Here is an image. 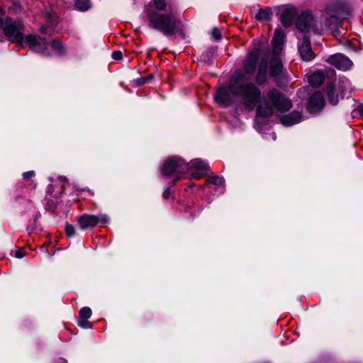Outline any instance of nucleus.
I'll return each instance as SVG.
<instances>
[{
    "label": "nucleus",
    "instance_id": "f257e3e1",
    "mask_svg": "<svg viewBox=\"0 0 363 363\" xmlns=\"http://www.w3.org/2000/svg\"><path fill=\"white\" fill-rule=\"evenodd\" d=\"M232 96L240 98L242 103L248 108L257 106L258 121L260 117H269L273 113V107L279 112L289 111L292 105L277 89L267 94V98H261V91L252 82H247L244 74L233 76L230 80L229 89L220 88L215 95V100L220 106H227L232 102Z\"/></svg>",
    "mask_w": 363,
    "mask_h": 363
},
{
    "label": "nucleus",
    "instance_id": "f03ea898",
    "mask_svg": "<svg viewBox=\"0 0 363 363\" xmlns=\"http://www.w3.org/2000/svg\"><path fill=\"white\" fill-rule=\"evenodd\" d=\"M146 18L151 28L159 30L168 37L174 35L179 26V21L172 11H166L164 13L150 11L147 13Z\"/></svg>",
    "mask_w": 363,
    "mask_h": 363
},
{
    "label": "nucleus",
    "instance_id": "7ed1b4c3",
    "mask_svg": "<svg viewBox=\"0 0 363 363\" xmlns=\"http://www.w3.org/2000/svg\"><path fill=\"white\" fill-rule=\"evenodd\" d=\"M186 167L185 162L179 157H172L167 159L161 167L162 175L165 178H172V185L176 184L177 180L182 178Z\"/></svg>",
    "mask_w": 363,
    "mask_h": 363
},
{
    "label": "nucleus",
    "instance_id": "20e7f679",
    "mask_svg": "<svg viewBox=\"0 0 363 363\" xmlns=\"http://www.w3.org/2000/svg\"><path fill=\"white\" fill-rule=\"evenodd\" d=\"M24 25L21 21H13L11 18H6L0 26L5 35L11 43H17L21 48H24L23 31Z\"/></svg>",
    "mask_w": 363,
    "mask_h": 363
},
{
    "label": "nucleus",
    "instance_id": "39448f33",
    "mask_svg": "<svg viewBox=\"0 0 363 363\" xmlns=\"http://www.w3.org/2000/svg\"><path fill=\"white\" fill-rule=\"evenodd\" d=\"M284 39V33L280 29H277L272 39L274 57L270 63V74L272 77H277L281 74L283 67L278 55L281 53Z\"/></svg>",
    "mask_w": 363,
    "mask_h": 363
},
{
    "label": "nucleus",
    "instance_id": "423d86ee",
    "mask_svg": "<svg viewBox=\"0 0 363 363\" xmlns=\"http://www.w3.org/2000/svg\"><path fill=\"white\" fill-rule=\"evenodd\" d=\"M296 27L302 33L318 32L317 20L309 12H303L296 21Z\"/></svg>",
    "mask_w": 363,
    "mask_h": 363
},
{
    "label": "nucleus",
    "instance_id": "0eeeda50",
    "mask_svg": "<svg viewBox=\"0 0 363 363\" xmlns=\"http://www.w3.org/2000/svg\"><path fill=\"white\" fill-rule=\"evenodd\" d=\"M78 224L81 229L85 230L92 228L97 224H106L109 222V217L104 213L99 215L84 214L78 218Z\"/></svg>",
    "mask_w": 363,
    "mask_h": 363
},
{
    "label": "nucleus",
    "instance_id": "6e6552de",
    "mask_svg": "<svg viewBox=\"0 0 363 363\" xmlns=\"http://www.w3.org/2000/svg\"><path fill=\"white\" fill-rule=\"evenodd\" d=\"M186 173H189L191 177L200 179L204 176L209 167L207 163L200 159H195L189 163H185Z\"/></svg>",
    "mask_w": 363,
    "mask_h": 363
},
{
    "label": "nucleus",
    "instance_id": "1a4fd4ad",
    "mask_svg": "<svg viewBox=\"0 0 363 363\" xmlns=\"http://www.w3.org/2000/svg\"><path fill=\"white\" fill-rule=\"evenodd\" d=\"M29 45L30 48L35 52H40L44 55H46V50L48 44L45 38L35 35H28L24 40V47Z\"/></svg>",
    "mask_w": 363,
    "mask_h": 363
},
{
    "label": "nucleus",
    "instance_id": "9d476101",
    "mask_svg": "<svg viewBox=\"0 0 363 363\" xmlns=\"http://www.w3.org/2000/svg\"><path fill=\"white\" fill-rule=\"evenodd\" d=\"M326 62L342 71L349 69L352 65V61L347 57L340 53L330 56Z\"/></svg>",
    "mask_w": 363,
    "mask_h": 363
},
{
    "label": "nucleus",
    "instance_id": "9b49d317",
    "mask_svg": "<svg viewBox=\"0 0 363 363\" xmlns=\"http://www.w3.org/2000/svg\"><path fill=\"white\" fill-rule=\"evenodd\" d=\"M259 52L257 50H252L247 57V58L243 62V67L245 70V73H238L235 76H238L240 74H244L245 78L247 79V82H250L249 80L250 77L247 76V74H252L255 70L257 60L258 58Z\"/></svg>",
    "mask_w": 363,
    "mask_h": 363
},
{
    "label": "nucleus",
    "instance_id": "f8f14e48",
    "mask_svg": "<svg viewBox=\"0 0 363 363\" xmlns=\"http://www.w3.org/2000/svg\"><path fill=\"white\" fill-rule=\"evenodd\" d=\"M324 106V99L322 94L319 91L314 92L310 97L307 109L311 113L320 111Z\"/></svg>",
    "mask_w": 363,
    "mask_h": 363
},
{
    "label": "nucleus",
    "instance_id": "ddd939ff",
    "mask_svg": "<svg viewBox=\"0 0 363 363\" xmlns=\"http://www.w3.org/2000/svg\"><path fill=\"white\" fill-rule=\"evenodd\" d=\"M298 52L301 59L304 61H311L315 57L311 47V43L308 38H303L298 46Z\"/></svg>",
    "mask_w": 363,
    "mask_h": 363
},
{
    "label": "nucleus",
    "instance_id": "4468645a",
    "mask_svg": "<svg viewBox=\"0 0 363 363\" xmlns=\"http://www.w3.org/2000/svg\"><path fill=\"white\" fill-rule=\"evenodd\" d=\"M281 122L285 126H291L303 120V115L299 111H293L281 117Z\"/></svg>",
    "mask_w": 363,
    "mask_h": 363
},
{
    "label": "nucleus",
    "instance_id": "2eb2a0df",
    "mask_svg": "<svg viewBox=\"0 0 363 363\" xmlns=\"http://www.w3.org/2000/svg\"><path fill=\"white\" fill-rule=\"evenodd\" d=\"M166 11H172V9L167 6L165 0H152L149 6L145 9V16H147V13L150 11L164 13Z\"/></svg>",
    "mask_w": 363,
    "mask_h": 363
},
{
    "label": "nucleus",
    "instance_id": "dca6fc26",
    "mask_svg": "<svg viewBox=\"0 0 363 363\" xmlns=\"http://www.w3.org/2000/svg\"><path fill=\"white\" fill-rule=\"evenodd\" d=\"M267 73V60H262L258 67L257 74L256 77V82L259 84H262L265 82Z\"/></svg>",
    "mask_w": 363,
    "mask_h": 363
},
{
    "label": "nucleus",
    "instance_id": "f3484780",
    "mask_svg": "<svg viewBox=\"0 0 363 363\" xmlns=\"http://www.w3.org/2000/svg\"><path fill=\"white\" fill-rule=\"evenodd\" d=\"M324 79V74L322 72L318 71L308 77V82L313 86H319L323 82Z\"/></svg>",
    "mask_w": 363,
    "mask_h": 363
},
{
    "label": "nucleus",
    "instance_id": "a211bd4d",
    "mask_svg": "<svg viewBox=\"0 0 363 363\" xmlns=\"http://www.w3.org/2000/svg\"><path fill=\"white\" fill-rule=\"evenodd\" d=\"M74 5L76 9L80 11H86L91 6L89 0H75Z\"/></svg>",
    "mask_w": 363,
    "mask_h": 363
},
{
    "label": "nucleus",
    "instance_id": "6ab92c4d",
    "mask_svg": "<svg viewBox=\"0 0 363 363\" xmlns=\"http://www.w3.org/2000/svg\"><path fill=\"white\" fill-rule=\"evenodd\" d=\"M281 20L284 27H289L293 22L294 15L289 11H284L281 13Z\"/></svg>",
    "mask_w": 363,
    "mask_h": 363
},
{
    "label": "nucleus",
    "instance_id": "aec40b11",
    "mask_svg": "<svg viewBox=\"0 0 363 363\" xmlns=\"http://www.w3.org/2000/svg\"><path fill=\"white\" fill-rule=\"evenodd\" d=\"M272 13L269 10L259 9L256 13L255 17L259 21H267L271 17Z\"/></svg>",
    "mask_w": 363,
    "mask_h": 363
},
{
    "label": "nucleus",
    "instance_id": "412c9836",
    "mask_svg": "<svg viewBox=\"0 0 363 363\" xmlns=\"http://www.w3.org/2000/svg\"><path fill=\"white\" fill-rule=\"evenodd\" d=\"M328 98L330 104L333 105H336L338 102L337 95L335 92L333 86L330 87L328 90Z\"/></svg>",
    "mask_w": 363,
    "mask_h": 363
},
{
    "label": "nucleus",
    "instance_id": "4be33fe9",
    "mask_svg": "<svg viewBox=\"0 0 363 363\" xmlns=\"http://www.w3.org/2000/svg\"><path fill=\"white\" fill-rule=\"evenodd\" d=\"M209 183L216 186H222L224 184V179L217 175H211L208 178Z\"/></svg>",
    "mask_w": 363,
    "mask_h": 363
},
{
    "label": "nucleus",
    "instance_id": "5701e85b",
    "mask_svg": "<svg viewBox=\"0 0 363 363\" xmlns=\"http://www.w3.org/2000/svg\"><path fill=\"white\" fill-rule=\"evenodd\" d=\"M51 47L57 55H62L65 52L63 45L58 41L53 40L52 42Z\"/></svg>",
    "mask_w": 363,
    "mask_h": 363
},
{
    "label": "nucleus",
    "instance_id": "b1692460",
    "mask_svg": "<svg viewBox=\"0 0 363 363\" xmlns=\"http://www.w3.org/2000/svg\"><path fill=\"white\" fill-rule=\"evenodd\" d=\"M92 314L91 310L89 307H84L79 311V318L88 319Z\"/></svg>",
    "mask_w": 363,
    "mask_h": 363
},
{
    "label": "nucleus",
    "instance_id": "393cba45",
    "mask_svg": "<svg viewBox=\"0 0 363 363\" xmlns=\"http://www.w3.org/2000/svg\"><path fill=\"white\" fill-rule=\"evenodd\" d=\"M78 325L84 329H88L91 327V323L85 318H79Z\"/></svg>",
    "mask_w": 363,
    "mask_h": 363
},
{
    "label": "nucleus",
    "instance_id": "a878e982",
    "mask_svg": "<svg viewBox=\"0 0 363 363\" xmlns=\"http://www.w3.org/2000/svg\"><path fill=\"white\" fill-rule=\"evenodd\" d=\"M65 232L68 237H72L75 235V229L72 225L67 224L65 225Z\"/></svg>",
    "mask_w": 363,
    "mask_h": 363
},
{
    "label": "nucleus",
    "instance_id": "bb28decb",
    "mask_svg": "<svg viewBox=\"0 0 363 363\" xmlns=\"http://www.w3.org/2000/svg\"><path fill=\"white\" fill-rule=\"evenodd\" d=\"M211 38L216 40H219L221 38V34L219 29L214 28L211 30Z\"/></svg>",
    "mask_w": 363,
    "mask_h": 363
},
{
    "label": "nucleus",
    "instance_id": "cd10ccee",
    "mask_svg": "<svg viewBox=\"0 0 363 363\" xmlns=\"http://www.w3.org/2000/svg\"><path fill=\"white\" fill-rule=\"evenodd\" d=\"M35 172L31 170V171H28V172H26L23 173V178L25 180H30L31 178L35 177Z\"/></svg>",
    "mask_w": 363,
    "mask_h": 363
},
{
    "label": "nucleus",
    "instance_id": "c85d7f7f",
    "mask_svg": "<svg viewBox=\"0 0 363 363\" xmlns=\"http://www.w3.org/2000/svg\"><path fill=\"white\" fill-rule=\"evenodd\" d=\"M112 57L114 60H121L122 58V53L120 51H115L112 53Z\"/></svg>",
    "mask_w": 363,
    "mask_h": 363
},
{
    "label": "nucleus",
    "instance_id": "c756f323",
    "mask_svg": "<svg viewBox=\"0 0 363 363\" xmlns=\"http://www.w3.org/2000/svg\"><path fill=\"white\" fill-rule=\"evenodd\" d=\"M152 78V75H150L148 78L141 77L138 79V84L142 85V84H145L148 79H151Z\"/></svg>",
    "mask_w": 363,
    "mask_h": 363
},
{
    "label": "nucleus",
    "instance_id": "7c9ffc66",
    "mask_svg": "<svg viewBox=\"0 0 363 363\" xmlns=\"http://www.w3.org/2000/svg\"><path fill=\"white\" fill-rule=\"evenodd\" d=\"M25 256V253L22 250H18L15 252V257L16 258L21 259L23 258Z\"/></svg>",
    "mask_w": 363,
    "mask_h": 363
},
{
    "label": "nucleus",
    "instance_id": "2f4dec72",
    "mask_svg": "<svg viewBox=\"0 0 363 363\" xmlns=\"http://www.w3.org/2000/svg\"><path fill=\"white\" fill-rule=\"evenodd\" d=\"M170 194H171V191H170V189L169 188L166 189L163 193H162V196L165 199H167L169 198V196H170Z\"/></svg>",
    "mask_w": 363,
    "mask_h": 363
},
{
    "label": "nucleus",
    "instance_id": "473e14b6",
    "mask_svg": "<svg viewBox=\"0 0 363 363\" xmlns=\"http://www.w3.org/2000/svg\"><path fill=\"white\" fill-rule=\"evenodd\" d=\"M54 191V186L52 184L48 186V192L52 194Z\"/></svg>",
    "mask_w": 363,
    "mask_h": 363
},
{
    "label": "nucleus",
    "instance_id": "72a5a7b5",
    "mask_svg": "<svg viewBox=\"0 0 363 363\" xmlns=\"http://www.w3.org/2000/svg\"><path fill=\"white\" fill-rule=\"evenodd\" d=\"M4 16V11L0 8V26L2 24V16Z\"/></svg>",
    "mask_w": 363,
    "mask_h": 363
},
{
    "label": "nucleus",
    "instance_id": "f704fd0d",
    "mask_svg": "<svg viewBox=\"0 0 363 363\" xmlns=\"http://www.w3.org/2000/svg\"><path fill=\"white\" fill-rule=\"evenodd\" d=\"M40 30L42 33L45 34L47 33V28L45 26H41Z\"/></svg>",
    "mask_w": 363,
    "mask_h": 363
},
{
    "label": "nucleus",
    "instance_id": "c9c22d12",
    "mask_svg": "<svg viewBox=\"0 0 363 363\" xmlns=\"http://www.w3.org/2000/svg\"><path fill=\"white\" fill-rule=\"evenodd\" d=\"M56 363H68L67 361L65 359H59Z\"/></svg>",
    "mask_w": 363,
    "mask_h": 363
},
{
    "label": "nucleus",
    "instance_id": "e433bc0d",
    "mask_svg": "<svg viewBox=\"0 0 363 363\" xmlns=\"http://www.w3.org/2000/svg\"><path fill=\"white\" fill-rule=\"evenodd\" d=\"M359 113H360L362 117L363 118V106L362 107H360Z\"/></svg>",
    "mask_w": 363,
    "mask_h": 363
},
{
    "label": "nucleus",
    "instance_id": "4c0bfd02",
    "mask_svg": "<svg viewBox=\"0 0 363 363\" xmlns=\"http://www.w3.org/2000/svg\"><path fill=\"white\" fill-rule=\"evenodd\" d=\"M270 135H271L272 139L274 140H276V134L274 133H272Z\"/></svg>",
    "mask_w": 363,
    "mask_h": 363
}]
</instances>
